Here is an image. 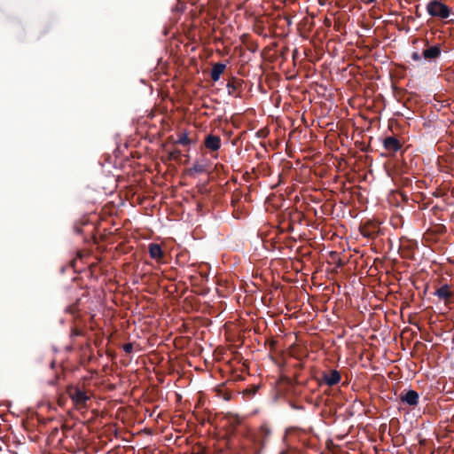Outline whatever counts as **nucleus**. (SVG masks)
<instances>
[{
    "label": "nucleus",
    "instance_id": "f8f14e48",
    "mask_svg": "<svg viewBox=\"0 0 454 454\" xmlns=\"http://www.w3.org/2000/svg\"><path fill=\"white\" fill-rule=\"evenodd\" d=\"M123 350L127 353H130L133 350V345L131 343H126L123 345Z\"/></svg>",
    "mask_w": 454,
    "mask_h": 454
},
{
    "label": "nucleus",
    "instance_id": "39448f33",
    "mask_svg": "<svg viewBox=\"0 0 454 454\" xmlns=\"http://www.w3.org/2000/svg\"><path fill=\"white\" fill-rule=\"evenodd\" d=\"M384 148L388 152H397L401 148L399 140L394 137H388L384 139Z\"/></svg>",
    "mask_w": 454,
    "mask_h": 454
},
{
    "label": "nucleus",
    "instance_id": "9b49d317",
    "mask_svg": "<svg viewBox=\"0 0 454 454\" xmlns=\"http://www.w3.org/2000/svg\"><path fill=\"white\" fill-rule=\"evenodd\" d=\"M177 144L181 145H184V146H187L189 145H191V139L189 138L188 137V133L187 132H179L177 134V141H176Z\"/></svg>",
    "mask_w": 454,
    "mask_h": 454
},
{
    "label": "nucleus",
    "instance_id": "f257e3e1",
    "mask_svg": "<svg viewBox=\"0 0 454 454\" xmlns=\"http://www.w3.org/2000/svg\"><path fill=\"white\" fill-rule=\"evenodd\" d=\"M67 394L76 409L86 410L88 408V402L90 400V395L87 392L79 387H71L67 389Z\"/></svg>",
    "mask_w": 454,
    "mask_h": 454
},
{
    "label": "nucleus",
    "instance_id": "6e6552de",
    "mask_svg": "<svg viewBox=\"0 0 454 454\" xmlns=\"http://www.w3.org/2000/svg\"><path fill=\"white\" fill-rule=\"evenodd\" d=\"M401 401L409 405H416L419 402V394L414 390H409L405 395H401Z\"/></svg>",
    "mask_w": 454,
    "mask_h": 454
},
{
    "label": "nucleus",
    "instance_id": "ddd939ff",
    "mask_svg": "<svg viewBox=\"0 0 454 454\" xmlns=\"http://www.w3.org/2000/svg\"><path fill=\"white\" fill-rule=\"evenodd\" d=\"M411 58H412V59L418 61L420 59V55L418 52H414V53H412Z\"/></svg>",
    "mask_w": 454,
    "mask_h": 454
},
{
    "label": "nucleus",
    "instance_id": "f03ea898",
    "mask_svg": "<svg viewBox=\"0 0 454 454\" xmlns=\"http://www.w3.org/2000/svg\"><path fill=\"white\" fill-rule=\"evenodd\" d=\"M426 9L430 16L442 20L447 19L450 14V8L438 0L428 2Z\"/></svg>",
    "mask_w": 454,
    "mask_h": 454
},
{
    "label": "nucleus",
    "instance_id": "9d476101",
    "mask_svg": "<svg viewBox=\"0 0 454 454\" xmlns=\"http://www.w3.org/2000/svg\"><path fill=\"white\" fill-rule=\"evenodd\" d=\"M226 66L222 63H216L211 70V79L215 82L220 79L221 74L224 72Z\"/></svg>",
    "mask_w": 454,
    "mask_h": 454
},
{
    "label": "nucleus",
    "instance_id": "423d86ee",
    "mask_svg": "<svg viewBox=\"0 0 454 454\" xmlns=\"http://www.w3.org/2000/svg\"><path fill=\"white\" fill-rule=\"evenodd\" d=\"M434 294L440 299L448 302L452 297V292L450 290V286L448 285H443L440 288H438Z\"/></svg>",
    "mask_w": 454,
    "mask_h": 454
},
{
    "label": "nucleus",
    "instance_id": "0eeeda50",
    "mask_svg": "<svg viewBox=\"0 0 454 454\" xmlns=\"http://www.w3.org/2000/svg\"><path fill=\"white\" fill-rule=\"evenodd\" d=\"M205 146L212 151H217L221 146V139L217 136L209 135L206 137Z\"/></svg>",
    "mask_w": 454,
    "mask_h": 454
},
{
    "label": "nucleus",
    "instance_id": "1a4fd4ad",
    "mask_svg": "<svg viewBox=\"0 0 454 454\" xmlns=\"http://www.w3.org/2000/svg\"><path fill=\"white\" fill-rule=\"evenodd\" d=\"M441 54V48L439 45H434L423 51V57L427 59H433L439 57Z\"/></svg>",
    "mask_w": 454,
    "mask_h": 454
},
{
    "label": "nucleus",
    "instance_id": "7ed1b4c3",
    "mask_svg": "<svg viewBox=\"0 0 454 454\" xmlns=\"http://www.w3.org/2000/svg\"><path fill=\"white\" fill-rule=\"evenodd\" d=\"M148 251L151 258L157 262H160L164 258V252L159 244L150 243L148 246Z\"/></svg>",
    "mask_w": 454,
    "mask_h": 454
},
{
    "label": "nucleus",
    "instance_id": "20e7f679",
    "mask_svg": "<svg viewBox=\"0 0 454 454\" xmlns=\"http://www.w3.org/2000/svg\"><path fill=\"white\" fill-rule=\"evenodd\" d=\"M323 379L326 385L332 387L340 381V374L337 370H332L329 373L324 374Z\"/></svg>",
    "mask_w": 454,
    "mask_h": 454
},
{
    "label": "nucleus",
    "instance_id": "4468645a",
    "mask_svg": "<svg viewBox=\"0 0 454 454\" xmlns=\"http://www.w3.org/2000/svg\"><path fill=\"white\" fill-rule=\"evenodd\" d=\"M365 4H371L373 3L375 0H362Z\"/></svg>",
    "mask_w": 454,
    "mask_h": 454
}]
</instances>
